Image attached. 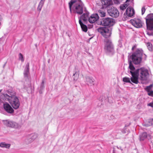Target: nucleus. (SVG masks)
<instances>
[{"instance_id":"nucleus-35","label":"nucleus","mask_w":153,"mask_h":153,"mask_svg":"<svg viewBox=\"0 0 153 153\" xmlns=\"http://www.w3.org/2000/svg\"><path fill=\"white\" fill-rule=\"evenodd\" d=\"M3 94H1V95H0V105H1L2 104H3V103L4 102L3 101H2V100H4L3 99H2V98H1V96Z\"/></svg>"},{"instance_id":"nucleus-5","label":"nucleus","mask_w":153,"mask_h":153,"mask_svg":"<svg viewBox=\"0 0 153 153\" xmlns=\"http://www.w3.org/2000/svg\"><path fill=\"white\" fill-rule=\"evenodd\" d=\"M143 51L142 49H137L132 55L131 59L133 63L136 65L140 63L142 60Z\"/></svg>"},{"instance_id":"nucleus-49","label":"nucleus","mask_w":153,"mask_h":153,"mask_svg":"<svg viewBox=\"0 0 153 153\" xmlns=\"http://www.w3.org/2000/svg\"><path fill=\"white\" fill-rule=\"evenodd\" d=\"M102 103H101V105H102Z\"/></svg>"},{"instance_id":"nucleus-47","label":"nucleus","mask_w":153,"mask_h":153,"mask_svg":"<svg viewBox=\"0 0 153 153\" xmlns=\"http://www.w3.org/2000/svg\"><path fill=\"white\" fill-rule=\"evenodd\" d=\"M144 55H145L146 56V54H145Z\"/></svg>"},{"instance_id":"nucleus-48","label":"nucleus","mask_w":153,"mask_h":153,"mask_svg":"<svg viewBox=\"0 0 153 153\" xmlns=\"http://www.w3.org/2000/svg\"><path fill=\"white\" fill-rule=\"evenodd\" d=\"M1 91V90H0V92Z\"/></svg>"},{"instance_id":"nucleus-14","label":"nucleus","mask_w":153,"mask_h":153,"mask_svg":"<svg viewBox=\"0 0 153 153\" xmlns=\"http://www.w3.org/2000/svg\"><path fill=\"white\" fill-rule=\"evenodd\" d=\"M99 18V17L97 14H92L90 17H89V15H88V20L91 23H94Z\"/></svg>"},{"instance_id":"nucleus-28","label":"nucleus","mask_w":153,"mask_h":153,"mask_svg":"<svg viewBox=\"0 0 153 153\" xmlns=\"http://www.w3.org/2000/svg\"><path fill=\"white\" fill-rule=\"evenodd\" d=\"M146 46L149 50L150 51H152V44L150 42H148L146 43Z\"/></svg>"},{"instance_id":"nucleus-39","label":"nucleus","mask_w":153,"mask_h":153,"mask_svg":"<svg viewBox=\"0 0 153 153\" xmlns=\"http://www.w3.org/2000/svg\"><path fill=\"white\" fill-rule=\"evenodd\" d=\"M146 10V9L144 7H143L142 8V14L143 15Z\"/></svg>"},{"instance_id":"nucleus-3","label":"nucleus","mask_w":153,"mask_h":153,"mask_svg":"<svg viewBox=\"0 0 153 153\" xmlns=\"http://www.w3.org/2000/svg\"><path fill=\"white\" fill-rule=\"evenodd\" d=\"M135 73L136 75L135 77L137 78L136 80L137 81V83H134L135 84H137L139 83V76L141 80H145L147 79L149 75L148 70L144 68H141L136 69V72Z\"/></svg>"},{"instance_id":"nucleus-43","label":"nucleus","mask_w":153,"mask_h":153,"mask_svg":"<svg viewBox=\"0 0 153 153\" xmlns=\"http://www.w3.org/2000/svg\"><path fill=\"white\" fill-rule=\"evenodd\" d=\"M130 0H126V2H129V1Z\"/></svg>"},{"instance_id":"nucleus-29","label":"nucleus","mask_w":153,"mask_h":153,"mask_svg":"<svg viewBox=\"0 0 153 153\" xmlns=\"http://www.w3.org/2000/svg\"><path fill=\"white\" fill-rule=\"evenodd\" d=\"M30 137L31 138L32 141H33L35 139L38 137V134L36 133H34L32 134Z\"/></svg>"},{"instance_id":"nucleus-13","label":"nucleus","mask_w":153,"mask_h":153,"mask_svg":"<svg viewBox=\"0 0 153 153\" xmlns=\"http://www.w3.org/2000/svg\"><path fill=\"white\" fill-rule=\"evenodd\" d=\"M131 23L135 27L137 28L142 27L143 23L141 20L139 19H134L130 20Z\"/></svg>"},{"instance_id":"nucleus-6","label":"nucleus","mask_w":153,"mask_h":153,"mask_svg":"<svg viewBox=\"0 0 153 153\" xmlns=\"http://www.w3.org/2000/svg\"><path fill=\"white\" fill-rule=\"evenodd\" d=\"M114 20L112 18H103L98 21V24L99 25L111 27L114 25Z\"/></svg>"},{"instance_id":"nucleus-16","label":"nucleus","mask_w":153,"mask_h":153,"mask_svg":"<svg viewBox=\"0 0 153 153\" xmlns=\"http://www.w3.org/2000/svg\"><path fill=\"white\" fill-rule=\"evenodd\" d=\"M102 4V7L104 8L108 7L111 5L112 2L111 0H100Z\"/></svg>"},{"instance_id":"nucleus-31","label":"nucleus","mask_w":153,"mask_h":153,"mask_svg":"<svg viewBox=\"0 0 153 153\" xmlns=\"http://www.w3.org/2000/svg\"><path fill=\"white\" fill-rule=\"evenodd\" d=\"M123 81L124 82L131 83L130 78L126 77L123 78Z\"/></svg>"},{"instance_id":"nucleus-37","label":"nucleus","mask_w":153,"mask_h":153,"mask_svg":"<svg viewBox=\"0 0 153 153\" xmlns=\"http://www.w3.org/2000/svg\"><path fill=\"white\" fill-rule=\"evenodd\" d=\"M121 0H114V3L116 4H119L120 3Z\"/></svg>"},{"instance_id":"nucleus-44","label":"nucleus","mask_w":153,"mask_h":153,"mask_svg":"<svg viewBox=\"0 0 153 153\" xmlns=\"http://www.w3.org/2000/svg\"><path fill=\"white\" fill-rule=\"evenodd\" d=\"M45 0H41L40 1L44 2Z\"/></svg>"},{"instance_id":"nucleus-45","label":"nucleus","mask_w":153,"mask_h":153,"mask_svg":"<svg viewBox=\"0 0 153 153\" xmlns=\"http://www.w3.org/2000/svg\"><path fill=\"white\" fill-rule=\"evenodd\" d=\"M134 46H133V47L132 48V50H133V49H134Z\"/></svg>"},{"instance_id":"nucleus-42","label":"nucleus","mask_w":153,"mask_h":153,"mask_svg":"<svg viewBox=\"0 0 153 153\" xmlns=\"http://www.w3.org/2000/svg\"><path fill=\"white\" fill-rule=\"evenodd\" d=\"M148 106L152 107H153V103H150L148 104Z\"/></svg>"},{"instance_id":"nucleus-20","label":"nucleus","mask_w":153,"mask_h":153,"mask_svg":"<svg viewBox=\"0 0 153 153\" xmlns=\"http://www.w3.org/2000/svg\"><path fill=\"white\" fill-rule=\"evenodd\" d=\"M31 86V83L30 78H25V81L24 82V88L27 89L28 88Z\"/></svg>"},{"instance_id":"nucleus-12","label":"nucleus","mask_w":153,"mask_h":153,"mask_svg":"<svg viewBox=\"0 0 153 153\" xmlns=\"http://www.w3.org/2000/svg\"><path fill=\"white\" fill-rule=\"evenodd\" d=\"M107 11L109 15L114 17H117L119 14V12L117 9L113 7L108 9Z\"/></svg>"},{"instance_id":"nucleus-22","label":"nucleus","mask_w":153,"mask_h":153,"mask_svg":"<svg viewBox=\"0 0 153 153\" xmlns=\"http://www.w3.org/2000/svg\"><path fill=\"white\" fill-rule=\"evenodd\" d=\"M122 149L121 147H118V146H114L113 148V153H120L122 152Z\"/></svg>"},{"instance_id":"nucleus-33","label":"nucleus","mask_w":153,"mask_h":153,"mask_svg":"<svg viewBox=\"0 0 153 153\" xmlns=\"http://www.w3.org/2000/svg\"><path fill=\"white\" fill-rule=\"evenodd\" d=\"M19 59L21 60L22 62L24 61V59L23 56L21 53H20L19 54Z\"/></svg>"},{"instance_id":"nucleus-17","label":"nucleus","mask_w":153,"mask_h":153,"mask_svg":"<svg viewBox=\"0 0 153 153\" xmlns=\"http://www.w3.org/2000/svg\"><path fill=\"white\" fill-rule=\"evenodd\" d=\"M29 63L28 62L26 65L24 72V76L25 78H30L29 72Z\"/></svg>"},{"instance_id":"nucleus-41","label":"nucleus","mask_w":153,"mask_h":153,"mask_svg":"<svg viewBox=\"0 0 153 153\" xmlns=\"http://www.w3.org/2000/svg\"><path fill=\"white\" fill-rule=\"evenodd\" d=\"M147 34L149 35V36H151L153 35V33H150L148 31H146Z\"/></svg>"},{"instance_id":"nucleus-8","label":"nucleus","mask_w":153,"mask_h":153,"mask_svg":"<svg viewBox=\"0 0 153 153\" xmlns=\"http://www.w3.org/2000/svg\"><path fill=\"white\" fill-rule=\"evenodd\" d=\"M3 122L4 125L7 127L17 129H19L21 126L18 123L9 120H3Z\"/></svg>"},{"instance_id":"nucleus-40","label":"nucleus","mask_w":153,"mask_h":153,"mask_svg":"<svg viewBox=\"0 0 153 153\" xmlns=\"http://www.w3.org/2000/svg\"><path fill=\"white\" fill-rule=\"evenodd\" d=\"M100 100L101 101V102H103V101H104V97L103 96L101 97L100 98Z\"/></svg>"},{"instance_id":"nucleus-18","label":"nucleus","mask_w":153,"mask_h":153,"mask_svg":"<svg viewBox=\"0 0 153 153\" xmlns=\"http://www.w3.org/2000/svg\"><path fill=\"white\" fill-rule=\"evenodd\" d=\"M94 81L95 80L92 77L88 76L85 77V82L88 85H94Z\"/></svg>"},{"instance_id":"nucleus-10","label":"nucleus","mask_w":153,"mask_h":153,"mask_svg":"<svg viewBox=\"0 0 153 153\" xmlns=\"http://www.w3.org/2000/svg\"><path fill=\"white\" fill-rule=\"evenodd\" d=\"M88 16L87 15L84 14L83 15L81 16L79 18V23L80 25L82 30L85 32H86L88 30L87 26L84 24L82 22L81 20L83 21L84 23L88 21Z\"/></svg>"},{"instance_id":"nucleus-36","label":"nucleus","mask_w":153,"mask_h":153,"mask_svg":"<svg viewBox=\"0 0 153 153\" xmlns=\"http://www.w3.org/2000/svg\"><path fill=\"white\" fill-rule=\"evenodd\" d=\"M44 81H42L40 85L41 89H42L44 87Z\"/></svg>"},{"instance_id":"nucleus-19","label":"nucleus","mask_w":153,"mask_h":153,"mask_svg":"<svg viewBox=\"0 0 153 153\" xmlns=\"http://www.w3.org/2000/svg\"><path fill=\"white\" fill-rule=\"evenodd\" d=\"M126 13L128 16H132L134 14V10L133 9L130 7H128L126 10Z\"/></svg>"},{"instance_id":"nucleus-4","label":"nucleus","mask_w":153,"mask_h":153,"mask_svg":"<svg viewBox=\"0 0 153 153\" xmlns=\"http://www.w3.org/2000/svg\"><path fill=\"white\" fill-rule=\"evenodd\" d=\"M104 49L105 53L109 55H113L114 53V47L111 41L106 39L104 40Z\"/></svg>"},{"instance_id":"nucleus-1","label":"nucleus","mask_w":153,"mask_h":153,"mask_svg":"<svg viewBox=\"0 0 153 153\" xmlns=\"http://www.w3.org/2000/svg\"><path fill=\"white\" fill-rule=\"evenodd\" d=\"M75 3L73 7L74 12L79 15H81L84 12L82 15L84 14H86L88 16L89 12L86 10V7L81 0H71L69 2V8L71 12V7L73 4Z\"/></svg>"},{"instance_id":"nucleus-7","label":"nucleus","mask_w":153,"mask_h":153,"mask_svg":"<svg viewBox=\"0 0 153 153\" xmlns=\"http://www.w3.org/2000/svg\"><path fill=\"white\" fill-rule=\"evenodd\" d=\"M97 31L105 38L110 37L111 34V29L106 27H100L97 29Z\"/></svg>"},{"instance_id":"nucleus-9","label":"nucleus","mask_w":153,"mask_h":153,"mask_svg":"<svg viewBox=\"0 0 153 153\" xmlns=\"http://www.w3.org/2000/svg\"><path fill=\"white\" fill-rule=\"evenodd\" d=\"M147 30H153V13L148 14L145 18Z\"/></svg>"},{"instance_id":"nucleus-2","label":"nucleus","mask_w":153,"mask_h":153,"mask_svg":"<svg viewBox=\"0 0 153 153\" xmlns=\"http://www.w3.org/2000/svg\"><path fill=\"white\" fill-rule=\"evenodd\" d=\"M15 92L8 91L6 94H3L1 98L5 101H8L15 109H18L20 105V102L18 98L15 96Z\"/></svg>"},{"instance_id":"nucleus-21","label":"nucleus","mask_w":153,"mask_h":153,"mask_svg":"<svg viewBox=\"0 0 153 153\" xmlns=\"http://www.w3.org/2000/svg\"><path fill=\"white\" fill-rule=\"evenodd\" d=\"M104 8L102 7L98 10V13L101 17H104L105 16L106 13Z\"/></svg>"},{"instance_id":"nucleus-26","label":"nucleus","mask_w":153,"mask_h":153,"mask_svg":"<svg viewBox=\"0 0 153 153\" xmlns=\"http://www.w3.org/2000/svg\"><path fill=\"white\" fill-rule=\"evenodd\" d=\"M33 141L31 138L30 136L27 137L25 140V143L26 144H28L31 143Z\"/></svg>"},{"instance_id":"nucleus-25","label":"nucleus","mask_w":153,"mask_h":153,"mask_svg":"<svg viewBox=\"0 0 153 153\" xmlns=\"http://www.w3.org/2000/svg\"><path fill=\"white\" fill-rule=\"evenodd\" d=\"M10 146V144H6L4 142H2L0 143V146L2 148H9Z\"/></svg>"},{"instance_id":"nucleus-38","label":"nucleus","mask_w":153,"mask_h":153,"mask_svg":"<svg viewBox=\"0 0 153 153\" xmlns=\"http://www.w3.org/2000/svg\"><path fill=\"white\" fill-rule=\"evenodd\" d=\"M148 95L149 96L153 97V91H150L148 92Z\"/></svg>"},{"instance_id":"nucleus-24","label":"nucleus","mask_w":153,"mask_h":153,"mask_svg":"<svg viewBox=\"0 0 153 153\" xmlns=\"http://www.w3.org/2000/svg\"><path fill=\"white\" fill-rule=\"evenodd\" d=\"M152 125H153V119H150L148 120L146 123L144 124V126L148 127Z\"/></svg>"},{"instance_id":"nucleus-46","label":"nucleus","mask_w":153,"mask_h":153,"mask_svg":"<svg viewBox=\"0 0 153 153\" xmlns=\"http://www.w3.org/2000/svg\"><path fill=\"white\" fill-rule=\"evenodd\" d=\"M111 5H110V6L109 7H109V8H111V7H112V6H111Z\"/></svg>"},{"instance_id":"nucleus-32","label":"nucleus","mask_w":153,"mask_h":153,"mask_svg":"<svg viewBox=\"0 0 153 153\" xmlns=\"http://www.w3.org/2000/svg\"><path fill=\"white\" fill-rule=\"evenodd\" d=\"M152 86V85H150L147 86L146 88H145V89L146 90V91L148 92H149Z\"/></svg>"},{"instance_id":"nucleus-23","label":"nucleus","mask_w":153,"mask_h":153,"mask_svg":"<svg viewBox=\"0 0 153 153\" xmlns=\"http://www.w3.org/2000/svg\"><path fill=\"white\" fill-rule=\"evenodd\" d=\"M147 134L146 132H144L142 133L139 136V139L140 141L143 140L147 137Z\"/></svg>"},{"instance_id":"nucleus-27","label":"nucleus","mask_w":153,"mask_h":153,"mask_svg":"<svg viewBox=\"0 0 153 153\" xmlns=\"http://www.w3.org/2000/svg\"><path fill=\"white\" fill-rule=\"evenodd\" d=\"M79 71H76L73 75L74 80L75 81L76 80L79 78Z\"/></svg>"},{"instance_id":"nucleus-30","label":"nucleus","mask_w":153,"mask_h":153,"mask_svg":"<svg viewBox=\"0 0 153 153\" xmlns=\"http://www.w3.org/2000/svg\"><path fill=\"white\" fill-rule=\"evenodd\" d=\"M44 2L42 1H40L38 7V9L39 10V11L41 10L44 4Z\"/></svg>"},{"instance_id":"nucleus-15","label":"nucleus","mask_w":153,"mask_h":153,"mask_svg":"<svg viewBox=\"0 0 153 153\" xmlns=\"http://www.w3.org/2000/svg\"><path fill=\"white\" fill-rule=\"evenodd\" d=\"M4 110L8 113H12L14 110L10 105L8 103L4 102L3 104Z\"/></svg>"},{"instance_id":"nucleus-11","label":"nucleus","mask_w":153,"mask_h":153,"mask_svg":"<svg viewBox=\"0 0 153 153\" xmlns=\"http://www.w3.org/2000/svg\"><path fill=\"white\" fill-rule=\"evenodd\" d=\"M129 68L130 70L129 72L132 76L130 78L131 81L133 83H137V81L136 80L137 78L135 77L136 75L135 73L136 72V70H135V67L133 66L132 62L131 61L129 62Z\"/></svg>"},{"instance_id":"nucleus-34","label":"nucleus","mask_w":153,"mask_h":153,"mask_svg":"<svg viewBox=\"0 0 153 153\" xmlns=\"http://www.w3.org/2000/svg\"><path fill=\"white\" fill-rule=\"evenodd\" d=\"M127 7L126 4H125L124 5H123L122 6H120V8L121 10H124Z\"/></svg>"}]
</instances>
